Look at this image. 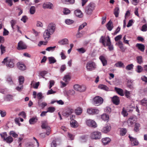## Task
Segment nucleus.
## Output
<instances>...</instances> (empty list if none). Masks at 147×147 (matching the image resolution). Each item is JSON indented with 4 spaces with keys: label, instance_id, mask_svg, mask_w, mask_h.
Returning <instances> with one entry per match:
<instances>
[{
    "label": "nucleus",
    "instance_id": "f257e3e1",
    "mask_svg": "<svg viewBox=\"0 0 147 147\" xmlns=\"http://www.w3.org/2000/svg\"><path fill=\"white\" fill-rule=\"evenodd\" d=\"M99 42L101 43L105 47L108 46L110 51L113 50V46L111 44V40L109 36H107L106 38L105 36H101Z\"/></svg>",
    "mask_w": 147,
    "mask_h": 147
},
{
    "label": "nucleus",
    "instance_id": "f03ea898",
    "mask_svg": "<svg viewBox=\"0 0 147 147\" xmlns=\"http://www.w3.org/2000/svg\"><path fill=\"white\" fill-rule=\"evenodd\" d=\"M2 63L4 65H5L7 67L10 68L13 67L15 64L14 60L7 57L4 59L2 61Z\"/></svg>",
    "mask_w": 147,
    "mask_h": 147
},
{
    "label": "nucleus",
    "instance_id": "7ed1b4c3",
    "mask_svg": "<svg viewBox=\"0 0 147 147\" xmlns=\"http://www.w3.org/2000/svg\"><path fill=\"white\" fill-rule=\"evenodd\" d=\"M95 4L93 3H90L86 7L85 12L88 15H90L94 10Z\"/></svg>",
    "mask_w": 147,
    "mask_h": 147
},
{
    "label": "nucleus",
    "instance_id": "20e7f679",
    "mask_svg": "<svg viewBox=\"0 0 147 147\" xmlns=\"http://www.w3.org/2000/svg\"><path fill=\"white\" fill-rule=\"evenodd\" d=\"M96 67L95 63L93 61H89L87 63L86 68L88 71H92L94 70Z\"/></svg>",
    "mask_w": 147,
    "mask_h": 147
},
{
    "label": "nucleus",
    "instance_id": "39448f33",
    "mask_svg": "<svg viewBox=\"0 0 147 147\" xmlns=\"http://www.w3.org/2000/svg\"><path fill=\"white\" fill-rule=\"evenodd\" d=\"M90 137L92 139H99L101 138V134L100 132L98 131H94L91 133Z\"/></svg>",
    "mask_w": 147,
    "mask_h": 147
},
{
    "label": "nucleus",
    "instance_id": "423d86ee",
    "mask_svg": "<svg viewBox=\"0 0 147 147\" xmlns=\"http://www.w3.org/2000/svg\"><path fill=\"white\" fill-rule=\"evenodd\" d=\"M86 124L89 127L95 128L97 127V125L96 122L92 119H87L86 121Z\"/></svg>",
    "mask_w": 147,
    "mask_h": 147
},
{
    "label": "nucleus",
    "instance_id": "0eeeda50",
    "mask_svg": "<svg viewBox=\"0 0 147 147\" xmlns=\"http://www.w3.org/2000/svg\"><path fill=\"white\" fill-rule=\"evenodd\" d=\"M74 87L75 90L80 92H84L86 90V86L83 85H80L76 84L74 86Z\"/></svg>",
    "mask_w": 147,
    "mask_h": 147
},
{
    "label": "nucleus",
    "instance_id": "6e6552de",
    "mask_svg": "<svg viewBox=\"0 0 147 147\" xmlns=\"http://www.w3.org/2000/svg\"><path fill=\"white\" fill-rule=\"evenodd\" d=\"M55 25L53 23H51L48 25L47 30L53 34L55 32Z\"/></svg>",
    "mask_w": 147,
    "mask_h": 147
},
{
    "label": "nucleus",
    "instance_id": "1a4fd4ad",
    "mask_svg": "<svg viewBox=\"0 0 147 147\" xmlns=\"http://www.w3.org/2000/svg\"><path fill=\"white\" fill-rule=\"evenodd\" d=\"M87 112L89 114L94 115L98 114L99 111L97 109L90 108L87 109Z\"/></svg>",
    "mask_w": 147,
    "mask_h": 147
},
{
    "label": "nucleus",
    "instance_id": "9d476101",
    "mask_svg": "<svg viewBox=\"0 0 147 147\" xmlns=\"http://www.w3.org/2000/svg\"><path fill=\"white\" fill-rule=\"evenodd\" d=\"M94 103L96 104H102L103 101V98L99 96H96L93 99Z\"/></svg>",
    "mask_w": 147,
    "mask_h": 147
},
{
    "label": "nucleus",
    "instance_id": "9b49d317",
    "mask_svg": "<svg viewBox=\"0 0 147 147\" xmlns=\"http://www.w3.org/2000/svg\"><path fill=\"white\" fill-rule=\"evenodd\" d=\"M27 46L25 43L22 41L19 42L18 45L17 49L19 50H23L26 49Z\"/></svg>",
    "mask_w": 147,
    "mask_h": 147
},
{
    "label": "nucleus",
    "instance_id": "f8f14e48",
    "mask_svg": "<svg viewBox=\"0 0 147 147\" xmlns=\"http://www.w3.org/2000/svg\"><path fill=\"white\" fill-rule=\"evenodd\" d=\"M136 117L133 116H131L128 120L127 123L129 126H131L135 122Z\"/></svg>",
    "mask_w": 147,
    "mask_h": 147
},
{
    "label": "nucleus",
    "instance_id": "ddd939ff",
    "mask_svg": "<svg viewBox=\"0 0 147 147\" xmlns=\"http://www.w3.org/2000/svg\"><path fill=\"white\" fill-rule=\"evenodd\" d=\"M74 110L72 108L68 107L67 108L66 111L64 113L65 116L68 117L74 112Z\"/></svg>",
    "mask_w": 147,
    "mask_h": 147
},
{
    "label": "nucleus",
    "instance_id": "4468645a",
    "mask_svg": "<svg viewBox=\"0 0 147 147\" xmlns=\"http://www.w3.org/2000/svg\"><path fill=\"white\" fill-rule=\"evenodd\" d=\"M129 137L131 142V144L132 146H137L139 144L138 142L136 139L134 138L130 135H129Z\"/></svg>",
    "mask_w": 147,
    "mask_h": 147
},
{
    "label": "nucleus",
    "instance_id": "2eb2a0df",
    "mask_svg": "<svg viewBox=\"0 0 147 147\" xmlns=\"http://www.w3.org/2000/svg\"><path fill=\"white\" fill-rule=\"evenodd\" d=\"M52 34H51L49 31L47 29L44 33L43 37L46 40H47L50 37V36Z\"/></svg>",
    "mask_w": 147,
    "mask_h": 147
},
{
    "label": "nucleus",
    "instance_id": "dca6fc26",
    "mask_svg": "<svg viewBox=\"0 0 147 147\" xmlns=\"http://www.w3.org/2000/svg\"><path fill=\"white\" fill-rule=\"evenodd\" d=\"M41 127L42 129H45L46 130H49L50 127L48 125V123L47 121H42Z\"/></svg>",
    "mask_w": 147,
    "mask_h": 147
},
{
    "label": "nucleus",
    "instance_id": "f3484780",
    "mask_svg": "<svg viewBox=\"0 0 147 147\" xmlns=\"http://www.w3.org/2000/svg\"><path fill=\"white\" fill-rule=\"evenodd\" d=\"M112 100L113 103L116 105H118L119 103V98L116 96H115L112 97Z\"/></svg>",
    "mask_w": 147,
    "mask_h": 147
},
{
    "label": "nucleus",
    "instance_id": "a211bd4d",
    "mask_svg": "<svg viewBox=\"0 0 147 147\" xmlns=\"http://www.w3.org/2000/svg\"><path fill=\"white\" fill-rule=\"evenodd\" d=\"M111 129V126L109 125H107L103 128L102 131L104 133H107L110 131Z\"/></svg>",
    "mask_w": 147,
    "mask_h": 147
},
{
    "label": "nucleus",
    "instance_id": "6ab92c4d",
    "mask_svg": "<svg viewBox=\"0 0 147 147\" xmlns=\"http://www.w3.org/2000/svg\"><path fill=\"white\" fill-rule=\"evenodd\" d=\"M99 58L102 62L103 66H104L107 65V61L104 56H100L99 57Z\"/></svg>",
    "mask_w": 147,
    "mask_h": 147
},
{
    "label": "nucleus",
    "instance_id": "aec40b11",
    "mask_svg": "<svg viewBox=\"0 0 147 147\" xmlns=\"http://www.w3.org/2000/svg\"><path fill=\"white\" fill-rule=\"evenodd\" d=\"M98 88L100 89L106 91H110L109 88L107 86L103 84L99 85L98 86Z\"/></svg>",
    "mask_w": 147,
    "mask_h": 147
},
{
    "label": "nucleus",
    "instance_id": "412c9836",
    "mask_svg": "<svg viewBox=\"0 0 147 147\" xmlns=\"http://www.w3.org/2000/svg\"><path fill=\"white\" fill-rule=\"evenodd\" d=\"M17 66L18 68L20 70H24L26 69V67L23 64L18 63L17 64Z\"/></svg>",
    "mask_w": 147,
    "mask_h": 147
},
{
    "label": "nucleus",
    "instance_id": "4be33fe9",
    "mask_svg": "<svg viewBox=\"0 0 147 147\" xmlns=\"http://www.w3.org/2000/svg\"><path fill=\"white\" fill-rule=\"evenodd\" d=\"M106 27L107 29L109 31H111L113 28V25L112 22L109 21L107 24Z\"/></svg>",
    "mask_w": 147,
    "mask_h": 147
},
{
    "label": "nucleus",
    "instance_id": "5701e85b",
    "mask_svg": "<svg viewBox=\"0 0 147 147\" xmlns=\"http://www.w3.org/2000/svg\"><path fill=\"white\" fill-rule=\"evenodd\" d=\"M136 47L142 52H144L145 49V46L144 45L140 44L137 43Z\"/></svg>",
    "mask_w": 147,
    "mask_h": 147
},
{
    "label": "nucleus",
    "instance_id": "b1692460",
    "mask_svg": "<svg viewBox=\"0 0 147 147\" xmlns=\"http://www.w3.org/2000/svg\"><path fill=\"white\" fill-rule=\"evenodd\" d=\"M102 140L104 145H105L110 142L111 140L109 138H102Z\"/></svg>",
    "mask_w": 147,
    "mask_h": 147
},
{
    "label": "nucleus",
    "instance_id": "393cba45",
    "mask_svg": "<svg viewBox=\"0 0 147 147\" xmlns=\"http://www.w3.org/2000/svg\"><path fill=\"white\" fill-rule=\"evenodd\" d=\"M82 112V108L78 107L76 108L75 110V114L77 115H81Z\"/></svg>",
    "mask_w": 147,
    "mask_h": 147
},
{
    "label": "nucleus",
    "instance_id": "a878e982",
    "mask_svg": "<svg viewBox=\"0 0 147 147\" xmlns=\"http://www.w3.org/2000/svg\"><path fill=\"white\" fill-rule=\"evenodd\" d=\"M115 89L117 93L121 96H123L124 94L122 89L117 87H115Z\"/></svg>",
    "mask_w": 147,
    "mask_h": 147
},
{
    "label": "nucleus",
    "instance_id": "bb28decb",
    "mask_svg": "<svg viewBox=\"0 0 147 147\" xmlns=\"http://www.w3.org/2000/svg\"><path fill=\"white\" fill-rule=\"evenodd\" d=\"M7 143L10 144L13 141V138L11 136H9L6 137L4 140Z\"/></svg>",
    "mask_w": 147,
    "mask_h": 147
},
{
    "label": "nucleus",
    "instance_id": "cd10ccee",
    "mask_svg": "<svg viewBox=\"0 0 147 147\" xmlns=\"http://www.w3.org/2000/svg\"><path fill=\"white\" fill-rule=\"evenodd\" d=\"M58 43L61 45H65L68 43V40L67 38H64L60 40Z\"/></svg>",
    "mask_w": 147,
    "mask_h": 147
},
{
    "label": "nucleus",
    "instance_id": "c85d7f7f",
    "mask_svg": "<svg viewBox=\"0 0 147 147\" xmlns=\"http://www.w3.org/2000/svg\"><path fill=\"white\" fill-rule=\"evenodd\" d=\"M74 13L76 16L79 18H81L83 16L82 12L79 9L76 10L74 11Z\"/></svg>",
    "mask_w": 147,
    "mask_h": 147
},
{
    "label": "nucleus",
    "instance_id": "c756f323",
    "mask_svg": "<svg viewBox=\"0 0 147 147\" xmlns=\"http://www.w3.org/2000/svg\"><path fill=\"white\" fill-rule=\"evenodd\" d=\"M38 119L36 117H33L30 118L29 120V123L30 124H33L37 122Z\"/></svg>",
    "mask_w": 147,
    "mask_h": 147
},
{
    "label": "nucleus",
    "instance_id": "7c9ffc66",
    "mask_svg": "<svg viewBox=\"0 0 147 147\" xmlns=\"http://www.w3.org/2000/svg\"><path fill=\"white\" fill-rule=\"evenodd\" d=\"M53 6V5L50 3H45L43 5V7L44 8H48L52 9Z\"/></svg>",
    "mask_w": 147,
    "mask_h": 147
},
{
    "label": "nucleus",
    "instance_id": "2f4dec72",
    "mask_svg": "<svg viewBox=\"0 0 147 147\" xmlns=\"http://www.w3.org/2000/svg\"><path fill=\"white\" fill-rule=\"evenodd\" d=\"M101 118L102 120L105 121H108L109 120V116L106 114H103L101 116Z\"/></svg>",
    "mask_w": 147,
    "mask_h": 147
},
{
    "label": "nucleus",
    "instance_id": "473e14b6",
    "mask_svg": "<svg viewBox=\"0 0 147 147\" xmlns=\"http://www.w3.org/2000/svg\"><path fill=\"white\" fill-rule=\"evenodd\" d=\"M115 65L117 67L124 68L125 66L123 63L121 61H119L115 64Z\"/></svg>",
    "mask_w": 147,
    "mask_h": 147
},
{
    "label": "nucleus",
    "instance_id": "72a5a7b5",
    "mask_svg": "<svg viewBox=\"0 0 147 147\" xmlns=\"http://www.w3.org/2000/svg\"><path fill=\"white\" fill-rule=\"evenodd\" d=\"M116 45H117L119 47L120 49L123 51L125 50V49L123 46L122 42L121 41H119L118 42L116 43Z\"/></svg>",
    "mask_w": 147,
    "mask_h": 147
},
{
    "label": "nucleus",
    "instance_id": "f704fd0d",
    "mask_svg": "<svg viewBox=\"0 0 147 147\" xmlns=\"http://www.w3.org/2000/svg\"><path fill=\"white\" fill-rule=\"evenodd\" d=\"M61 1L63 3L68 4H73L75 2V0H61Z\"/></svg>",
    "mask_w": 147,
    "mask_h": 147
},
{
    "label": "nucleus",
    "instance_id": "c9c22d12",
    "mask_svg": "<svg viewBox=\"0 0 147 147\" xmlns=\"http://www.w3.org/2000/svg\"><path fill=\"white\" fill-rule=\"evenodd\" d=\"M70 124L71 127H76L78 126L77 121L74 120H71Z\"/></svg>",
    "mask_w": 147,
    "mask_h": 147
},
{
    "label": "nucleus",
    "instance_id": "e433bc0d",
    "mask_svg": "<svg viewBox=\"0 0 147 147\" xmlns=\"http://www.w3.org/2000/svg\"><path fill=\"white\" fill-rule=\"evenodd\" d=\"M119 13V8L118 7H116L114 9V13L116 17L117 18L118 17Z\"/></svg>",
    "mask_w": 147,
    "mask_h": 147
},
{
    "label": "nucleus",
    "instance_id": "4c0bfd02",
    "mask_svg": "<svg viewBox=\"0 0 147 147\" xmlns=\"http://www.w3.org/2000/svg\"><path fill=\"white\" fill-rule=\"evenodd\" d=\"M88 136L87 135H83L80 138V140L82 142H84L87 140Z\"/></svg>",
    "mask_w": 147,
    "mask_h": 147
},
{
    "label": "nucleus",
    "instance_id": "58836bf2",
    "mask_svg": "<svg viewBox=\"0 0 147 147\" xmlns=\"http://www.w3.org/2000/svg\"><path fill=\"white\" fill-rule=\"evenodd\" d=\"M141 104L144 106H147V99L144 98L140 101Z\"/></svg>",
    "mask_w": 147,
    "mask_h": 147
},
{
    "label": "nucleus",
    "instance_id": "ea45409f",
    "mask_svg": "<svg viewBox=\"0 0 147 147\" xmlns=\"http://www.w3.org/2000/svg\"><path fill=\"white\" fill-rule=\"evenodd\" d=\"M7 81L10 85H12L13 84L12 78L10 76H7Z\"/></svg>",
    "mask_w": 147,
    "mask_h": 147
},
{
    "label": "nucleus",
    "instance_id": "a19ab883",
    "mask_svg": "<svg viewBox=\"0 0 147 147\" xmlns=\"http://www.w3.org/2000/svg\"><path fill=\"white\" fill-rule=\"evenodd\" d=\"M70 77L69 75H66L63 78V80L65 81V82L67 83L70 80Z\"/></svg>",
    "mask_w": 147,
    "mask_h": 147
},
{
    "label": "nucleus",
    "instance_id": "79ce46f5",
    "mask_svg": "<svg viewBox=\"0 0 147 147\" xmlns=\"http://www.w3.org/2000/svg\"><path fill=\"white\" fill-rule=\"evenodd\" d=\"M48 59L50 64L53 63L56 61V60L53 57H49Z\"/></svg>",
    "mask_w": 147,
    "mask_h": 147
},
{
    "label": "nucleus",
    "instance_id": "37998d69",
    "mask_svg": "<svg viewBox=\"0 0 147 147\" xmlns=\"http://www.w3.org/2000/svg\"><path fill=\"white\" fill-rule=\"evenodd\" d=\"M24 77L22 76H20L19 77L18 80L20 85H22L24 82Z\"/></svg>",
    "mask_w": 147,
    "mask_h": 147
},
{
    "label": "nucleus",
    "instance_id": "c03bdc74",
    "mask_svg": "<svg viewBox=\"0 0 147 147\" xmlns=\"http://www.w3.org/2000/svg\"><path fill=\"white\" fill-rule=\"evenodd\" d=\"M9 134L10 136H12L14 138H17L18 136V134L13 131H10Z\"/></svg>",
    "mask_w": 147,
    "mask_h": 147
},
{
    "label": "nucleus",
    "instance_id": "a18cd8bd",
    "mask_svg": "<svg viewBox=\"0 0 147 147\" xmlns=\"http://www.w3.org/2000/svg\"><path fill=\"white\" fill-rule=\"evenodd\" d=\"M140 126V125L139 123H136L134 129V131L136 132L138 131H139V128Z\"/></svg>",
    "mask_w": 147,
    "mask_h": 147
},
{
    "label": "nucleus",
    "instance_id": "49530a36",
    "mask_svg": "<svg viewBox=\"0 0 147 147\" xmlns=\"http://www.w3.org/2000/svg\"><path fill=\"white\" fill-rule=\"evenodd\" d=\"M13 96L11 95H7L6 96L5 100L7 101H10L13 99Z\"/></svg>",
    "mask_w": 147,
    "mask_h": 147
},
{
    "label": "nucleus",
    "instance_id": "de8ad7c7",
    "mask_svg": "<svg viewBox=\"0 0 147 147\" xmlns=\"http://www.w3.org/2000/svg\"><path fill=\"white\" fill-rule=\"evenodd\" d=\"M0 49L1 51V54L2 55L5 52V47L2 45L0 46Z\"/></svg>",
    "mask_w": 147,
    "mask_h": 147
},
{
    "label": "nucleus",
    "instance_id": "09e8293b",
    "mask_svg": "<svg viewBox=\"0 0 147 147\" xmlns=\"http://www.w3.org/2000/svg\"><path fill=\"white\" fill-rule=\"evenodd\" d=\"M55 110V109L53 107H49L47 109V112L53 113Z\"/></svg>",
    "mask_w": 147,
    "mask_h": 147
},
{
    "label": "nucleus",
    "instance_id": "8fccbe9b",
    "mask_svg": "<svg viewBox=\"0 0 147 147\" xmlns=\"http://www.w3.org/2000/svg\"><path fill=\"white\" fill-rule=\"evenodd\" d=\"M134 65L132 64L127 65L125 67V69L128 70H131L133 68Z\"/></svg>",
    "mask_w": 147,
    "mask_h": 147
},
{
    "label": "nucleus",
    "instance_id": "3c124183",
    "mask_svg": "<svg viewBox=\"0 0 147 147\" xmlns=\"http://www.w3.org/2000/svg\"><path fill=\"white\" fill-rule=\"evenodd\" d=\"M63 12L64 14L67 15L70 13V11L67 8H64L63 9Z\"/></svg>",
    "mask_w": 147,
    "mask_h": 147
},
{
    "label": "nucleus",
    "instance_id": "603ef678",
    "mask_svg": "<svg viewBox=\"0 0 147 147\" xmlns=\"http://www.w3.org/2000/svg\"><path fill=\"white\" fill-rule=\"evenodd\" d=\"M127 132L126 129L125 128H122L121 129L120 131V134L122 136H124Z\"/></svg>",
    "mask_w": 147,
    "mask_h": 147
},
{
    "label": "nucleus",
    "instance_id": "864d4df0",
    "mask_svg": "<svg viewBox=\"0 0 147 147\" xmlns=\"http://www.w3.org/2000/svg\"><path fill=\"white\" fill-rule=\"evenodd\" d=\"M74 21L70 19H67L65 20V22L66 24L68 25H70L73 24L74 23Z\"/></svg>",
    "mask_w": 147,
    "mask_h": 147
},
{
    "label": "nucleus",
    "instance_id": "5fc2aeb1",
    "mask_svg": "<svg viewBox=\"0 0 147 147\" xmlns=\"http://www.w3.org/2000/svg\"><path fill=\"white\" fill-rule=\"evenodd\" d=\"M0 135L2 138L4 140L7 137V134L6 132H4L0 134Z\"/></svg>",
    "mask_w": 147,
    "mask_h": 147
},
{
    "label": "nucleus",
    "instance_id": "6e6d98bb",
    "mask_svg": "<svg viewBox=\"0 0 147 147\" xmlns=\"http://www.w3.org/2000/svg\"><path fill=\"white\" fill-rule=\"evenodd\" d=\"M136 58L137 62L138 63L141 64L142 63V56H139L137 57Z\"/></svg>",
    "mask_w": 147,
    "mask_h": 147
},
{
    "label": "nucleus",
    "instance_id": "4d7b16f0",
    "mask_svg": "<svg viewBox=\"0 0 147 147\" xmlns=\"http://www.w3.org/2000/svg\"><path fill=\"white\" fill-rule=\"evenodd\" d=\"M35 8L34 6H31L30 9V12L31 14H33L35 12Z\"/></svg>",
    "mask_w": 147,
    "mask_h": 147
},
{
    "label": "nucleus",
    "instance_id": "13d9d810",
    "mask_svg": "<svg viewBox=\"0 0 147 147\" xmlns=\"http://www.w3.org/2000/svg\"><path fill=\"white\" fill-rule=\"evenodd\" d=\"M56 48V46H54L53 47H48L46 48V50L48 51H53L55 50V48Z\"/></svg>",
    "mask_w": 147,
    "mask_h": 147
},
{
    "label": "nucleus",
    "instance_id": "bf43d9fd",
    "mask_svg": "<svg viewBox=\"0 0 147 147\" xmlns=\"http://www.w3.org/2000/svg\"><path fill=\"white\" fill-rule=\"evenodd\" d=\"M131 93L130 92L126 90H125V96L127 98H129L130 97Z\"/></svg>",
    "mask_w": 147,
    "mask_h": 147
},
{
    "label": "nucleus",
    "instance_id": "052dcab7",
    "mask_svg": "<svg viewBox=\"0 0 147 147\" xmlns=\"http://www.w3.org/2000/svg\"><path fill=\"white\" fill-rule=\"evenodd\" d=\"M87 25V23L86 22H84L82 24L80 25L79 27L78 30L80 31V30L83 28L84 27L86 26Z\"/></svg>",
    "mask_w": 147,
    "mask_h": 147
},
{
    "label": "nucleus",
    "instance_id": "680f3d73",
    "mask_svg": "<svg viewBox=\"0 0 147 147\" xmlns=\"http://www.w3.org/2000/svg\"><path fill=\"white\" fill-rule=\"evenodd\" d=\"M141 30L143 32H145L147 30V25L145 24L143 25L141 28Z\"/></svg>",
    "mask_w": 147,
    "mask_h": 147
},
{
    "label": "nucleus",
    "instance_id": "e2e57ef3",
    "mask_svg": "<svg viewBox=\"0 0 147 147\" xmlns=\"http://www.w3.org/2000/svg\"><path fill=\"white\" fill-rule=\"evenodd\" d=\"M111 111V108L109 107H107L104 109L105 112L108 113H110Z\"/></svg>",
    "mask_w": 147,
    "mask_h": 147
},
{
    "label": "nucleus",
    "instance_id": "0e129e2a",
    "mask_svg": "<svg viewBox=\"0 0 147 147\" xmlns=\"http://www.w3.org/2000/svg\"><path fill=\"white\" fill-rule=\"evenodd\" d=\"M10 22L12 29L14 30V26L16 23V21L14 20H12Z\"/></svg>",
    "mask_w": 147,
    "mask_h": 147
},
{
    "label": "nucleus",
    "instance_id": "69168bd1",
    "mask_svg": "<svg viewBox=\"0 0 147 147\" xmlns=\"http://www.w3.org/2000/svg\"><path fill=\"white\" fill-rule=\"evenodd\" d=\"M143 70V68L140 65H138L137 66L136 71L138 73L141 72Z\"/></svg>",
    "mask_w": 147,
    "mask_h": 147
},
{
    "label": "nucleus",
    "instance_id": "338daca9",
    "mask_svg": "<svg viewBox=\"0 0 147 147\" xmlns=\"http://www.w3.org/2000/svg\"><path fill=\"white\" fill-rule=\"evenodd\" d=\"M34 145L33 143L31 142L27 143L25 144V147H33Z\"/></svg>",
    "mask_w": 147,
    "mask_h": 147
},
{
    "label": "nucleus",
    "instance_id": "774afa93",
    "mask_svg": "<svg viewBox=\"0 0 147 147\" xmlns=\"http://www.w3.org/2000/svg\"><path fill=\"white\" fill-rule=\"evenodd\" d=\"M28 18L26 16H22L21 20L23 21L24 23H26V21L28 20Z\"/></svg>",
    "mask_w": 147,
    "mask_h": 147
}]
</instances>
